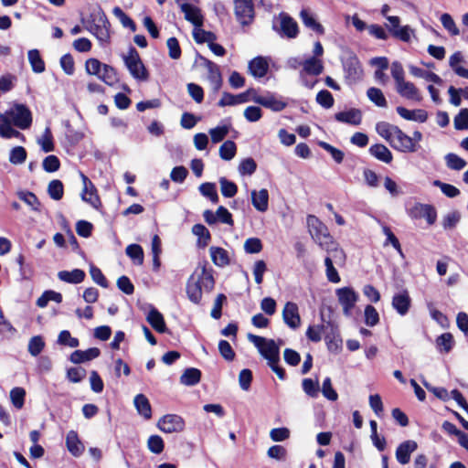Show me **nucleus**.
I'll return each mask as SVG.
<instances>
[{"instance_id": "obj_1", "label": "nucleus", "mask_w": 468, "mask_h": 468, "mask_svg": "<svg viewBox=\"0 0 468 468\" xmlns=\"http://www.w3.org/2000/svg\"><path fill=\"white\" fill-rule=\"evenodd\" d=\"M376 130L395 150L402 153L417 151L416 144H414L411 137L403 133L398 126L380 122L377 123Z\"/></svg>"}, {"instance_id": "obj_2", "label": "nucleus", "mask_w": 468, "mask_h": 468, "mask_svg": "<svg viewBox=\"0 0 468 468\" xmlns=\"http://www.w3.org/2000/svg\"><path fill=\"white\" fill-rule=\"evenodd\" d=\"M214 278L206 264L199 265L189 277L186 283V294L194 303H199L202 299V290L211 291L214 288Z\"/></svg>"}, {"instance_id": "obj_3", "label": "nucleus", "mask_w": 468, "mask_h": 468, "mask_svg": "<svg viewBox=\"0 0 468 468\" xmlns=\"http://www.w3.org/2000/svg\"><path fill=\"white\" fill-rule=\"evenodd\" d=\"M307 226L310 235L321 249L326 250L338 247V244L330 235L327 227L317 217L309 215L307 217Z\"/></svg>"}, {"instance_id": "obj_4", "label": "nucleus", "mask_w": 468, "mask_h": 468, "mask_svg": "<svg viewBox=\"0 0 468 468\" xmlns=\"http://www.w3.org/2000/svg\"><path fill=\"white\" fill-rule=\"evenodd\" d=\"M110 26L105 13L101 8L93 11L86 22V28L101 45H107L110 42Z\"/></svg>"}, {"instance_id": "obj_5", "label": "nucleus", "mask_w": 468, "mask_h": 468, "mask_svg": "<svg viewBox=\"0 0 468 468\" xmlns=\"http://www.w3.org/2000/svg\"><path fill=\"white\" fill-rule=\"evenodd\" d=\"M85 69L89 75H94L109 86H114L119 79L115 69L101 63L97 58H89L85 62Z\"/></svg>"}, {"instance_id": "obj_6", "label": "nucleus", "mask_w": 468, "mask_h": 468, "mask_svg": "<svg viewBox=\"0 0 468 468\" xmlns=\"http://www.w3.org/2000/svg\"><path fill=\"white\" fill-rule=\"evenodd\" d=\"M247 337L259 349L261 355L267 359L268 364L280 361V348L274 340L253 334H248Z\"/></svg>"}, {"instance_id": "obj_7", "label": "nucleus", "mask_w": 468, "mask_h": 468, "mask_svg": "<svg viewBox=\"0 0 468 468\" xmlns=\"http://www.w3.org/2000/svg\"><path fill=\"white\" fill-rule=\"evenodd\" d=\"M122 58L133 78L140 81H146L148 80V71L135 48L130 47L128 53L122 55Z\"/></svg>"}, {"instance_id": "obj_8", "label": "nucleus", "mask_w": 468, "mask_h": 468, "mask_svg": "<svg viewBox=\"0 0 468 468\" xmlns=\"http://www.w3.org/2000/svg\"><path fill=\"white\" fill-rule=\"evenodd\" d=\"M323 333L324 334V339L327 342L329 349L332 348L333 345L337 346L338 342H341L339 339H337L338 335L336 333V328L330 322L323 325L309 326L306 332V336L313 342H319L322 339Z\"/></svg>"}, {"instance_id": "obj_9", "label": "nucleus", "mask_w": 468, "mask_h": 468, "mask_svg": "<svg viewBox=\"0 0 468 468\" xmlns=\"http://www.w3.org/2000/svg\"><path fill=\"white\" fill-rule=\"evenodd\" d=\"M327 256L324 259L326 267V277L329 282L337 283L340 282V277L334 264L343 265L346 261V254L339 247L332 250H326Z\"/></svg>"}, {"instance_id": "obj_10", "label": "nucleus", "mask_w": 468, "mask_h": 468, "mask_svg": "<svg viewBox=\"0 0 468 468\" xmlns=\"http://www.w3.org/2000/svg\"><path fill=\"white\" fill-rule=\"evenodd\" d=\"M235 16L241 26L250 25L255 16L253 0H234Z\"/></svg>"}, {"instance_id": "obj_11", "label": "nucleus", "mask_w": 468, "mask_h": 468, "mask_svg": "<svg viewBox=\"0 0 468 468\" xmlns=\"http://www.w3.org/2000/svg\"><path fill=\"white\" fill-rule=\"evenodd\" d=\"M280 22V27L277 28L273 26V29L276 30L282 37L287 38H295L299 34V27L297 22L287 13L282 12L278 16Z\"/></svg>"}, {"instance_id": "obj_12", "label": "nucleus", "mask_w": 468, "mask_h": 468, "mask_svg": "<svg viewBox=\"0 0 468 468\" xmlns=\"http://www.w3.org/2000/svg\"><path fill=\"white\" fill-rule=\"evenodd\" d=\"M343 67L345 78L348 84H354L362 79L363 69L356 57L352 56L346 58Z\"/></svg>"}, {"instance_id": "obj_13", "label": "nucleus", "mask_w": 468, "mask_h": 468, "mask_svg": "<svg viewBox=\"0 0 468 468\" xmlns=\"http://www.w3.org/2000/svg\"><path fill=\"white\" fill-rule=\"evenodd\" d=\"M157 426L165 433L181 432L185 429V421L178 415L167 414L159 420Z\"/></svg>"}, {"instance_id": "obj_14", "label": "nucleus", "mask_w": 468, "mask_h": 468, "mask_svg": "<svg viewBox=\"0 0 468 468\" xmlns=\"http://www.w3.org/2000/svg\"><path fill=\"white\" fill-rule=\"evenodd\" d=\"M80 175L83 183L81 199L84 202L89 203L94 208H98L101 206V200L97 194L95 186L83 173H80Z\"/></svg>"}, {"instance_id": "obj_15", "label": "nucleus", "mask_w": 468, "mask_h": 468, "mask_svg": "<svg viewBox=\"0 0 468 468\" xmlns=\"http://www.w3.org/2000/svg\"><path fill=\"white\" fill-rule=\"evenodd\" d=\"M336 295L338 297L339 303L343 306L344 314L346 316H350L351 310L357 301V294L353 289L349 287H344L336 290Z\"/></svg>"}, {"instance_id": "obj_16", "label": "nucleus", "mask_w": 468, "mask_h": 468, "mask_svg": "<svg viewBox=\"0 0 468 468\" xmlns=\"http://www.w3.org/2000/svg\"><path fill=\"white\" fill-rule=\"evenodd\" d=\"M10 118L13 123L20 129H27L32 122L30 111L24 105H16L10 112Z\"/></svg>"}, {"instance_id": "obj_17", "label": "nucleus", "mask_w": 468, "mask_h": 468, "mask_svg": "<svg viewBox=\"0 0 468 468\" xmlns=\"http://www.w3.org/2000/svg\"><path fill=\"white\" fill-rule=\"evenodd\" d=\"M283 322L292 329L295 330L301 325V317L298 305L292 302H287L282 310Z\"/></svg>"}, {"instance_id": "obj_18", "label": "nucleus", "mask_w": 468, "mask_h": 468, "mask_svg": "<svg viewBox=\"0 0 468 468\" xmlns=\"http://www.w3.org/2000/svg\"><path fill=\"white\" fill-rule=\"evenodd\" d=\"M410 216L413 218H426L430 225L433 224L436 220V211L434 207L427 204H415L410 209Z\"/></svg>"}, {"instance_id": "obj_19", "label": "nucleus", "mask_w": 468, "mask_h": 468, "mask_svg": "<svg viewBox=\"0 0 468 468\" xmlns=\"http://www.w3.org/2000/svg\"><path fill=\"white\" fill-rule=\"evenodd\" d=\"M396 90L401 97L407 100L418 102L422 101V95L420 90L410 81L404 80L399 83V85L396 86Z\"/></svg>"}, {"instance_id": "obj_20", "label": "nucleus", "mask_w": 468, "mask_h": 468, "mask_svg": "<svg viewBox=\"0 0 468 468\" xmlns=\"http://www.w3.org/2000/svg\"><path fill=\"white\" fill-rule=\"evenodd\" d=\"M411 305V299L410 297L409 292L407 290H403L398 293H395L392 297V307L400 315H405L408 314Z\"/></svg>"}, {"instance_id": "obj_21", "label": "nucleus", "mask_w": 468, "mask_h": 468, "mask_svg": "<svg viewBox=\"0 0 468 468\" xmlns=\"http://www.w3.org/2000/svg\"><path fill=\"white\" fill-rule=\"evenodd\" d=\"M180 9L185 15L186 20L189 21L194 27H202L204 17L201 10L191 4L184 3L180 5Z\"/></svg>"}, {"instance_id": "obj_22", "label": "nucleus", "mask_w": 468, "mask_h": 468, "mask_svg": "<svg viewBox=\"0 0 468 468\" xmlns=\"http://www.w3.org/2000/svg\"><path fill=\"white\" fill-rule=\"evenodd\" d=\"M418 448V444L414 441H406L399 445L396 450V458L401 464L409 463L410 455Z\"/></svg>"}, {"instance_id": "obj_23", "label": "nucleus", "mask_w": 468, "mask_h": 468, "mask_svg": "<svg viewBox=\"0 0 468 468\" xmlns=\"http://www.w3.org/2000/svg\"><path fill=\"white\" fill-rule=\"evenodd\" d=\"M324 71V63L322 59L311 57L303 60V68L301 69L299 75H312L318 76Z\"/></svg>"}, {"instance_id": "obj_24", "label": "nucleus", "mask_w": 468, "mask_h": 468, "mask_svg": "<svg viewBox=\"0 0 468 468\" xmlns=\"http://www.w3.org/2000/svg\"><path fill=\"white\" fill-rule=\"evenodd\" d=\"M254 102L262 105L263 107L269 108L274 112H281L286 106L287 103L278 100L273 94L268 93L262 97H255Z\"/></svg>"}, {"instance_id": "obj_25", "label": "nucleus", "mask_w": 468, "mask_h": 468, "mask_svg": "<svg viewBox=\"0 0 468 468\" xmlns=\"http://www.w3.org/2000/svg\"><path fill=\"white\" fill-rule=\"evenodd\" d=\"M335 118L340 122L358 125L362 121V113L358 109H350L346 112H339L335 113Z\"/></svg>"}, {"instance_id": "obj_26", "label": "nucleus", "mask_w": 468, "mask_h": 468, "mask_svg": "<svg viewBox=\"0 0 468 468\" xmlns=\"http://www.w3.org/2000/svg\"><path fill=\"white\" fill-rule=\"evenodd\" d=\"M101 354V351L97 347H90L87 350H75L70 355V361L74 364H80L86 361L92 360L98 357Z\"/></svg>"}, {"instance_id": "obj_27", "label": "nucleus", "mask_w": 468, "mask_h": 468, "mask_svg": "<svg viewBox=\"0 0 468 468\" xmlns=\"http://www.w3.org/2000/svg\"><path fill=\"white\" fill-rule=\"evenodd\" d=\"M251 203L253 207L260 212H265L269 206V193L267 189L260 191H251Z\"/></svg>"}, {"instance_id": "obj_28", "label": "nucleus", "mask_w": 468, "mask_h": 468, "mask_svg": "<svg viewBox=\"0 0 468 468\" xmlns=\"http://www.w3.org/2000/svg\"><path fill=\"white\" fill-rule=\"evenodd\" d=\"M269 69L268 61L262 57H257L250 61V73L255 78H262Z\"/></svg>"}, {"instance_id": "obj_29", "label": "nucleus", "mask_w": 468, "mask_h": 468, "mask_svg": "<svg viewBox=\"0 0 468 468\" xmlns=\"http://www.w3.org/2000/svg\"><path fill=\"white\" fill-rule=\"evenodd\" d=\"M146 320L151 324V326L158 333H165L166 331V325L165 323L164 316L154 307H152L151 310L149 311Z\"/></svg>"}, {"instance_id": "obj_30", "label": "nucleus", "mask_w": 468, "mask_h": 468, "mask_svg": "<svg viewBox=\"0 0 468 468\" xmlns=\"http://www.w3.org/2000/svg\"><path fill=\"white\" fill-rule=\"evenodd\" d=\"M300 17L306 27L314 30V32L320 35L324 34V27L319 22L316 21L314 15L308 9H302V11L300 12Z\"/></svg>"}, {"instance_id": "obj_31", "label": "nucleus", "mask_w": 468, "mask_h": 468, "mask_svg": "<svg viewBox=\"0 0 468 468\" xmlns=\"http://www.w3.org/2000/svg\"><path fill=\"white\" fill-rule=\"evenodd\" d=\"M66 444L69 452L74 456H80L84 451V446L80 441L77 432L74 431L68 432L66 437Z\"/></svg>"}, {"instance_id": "obj_32", "label": "nucleus", "mask_w": 468, "mask_h": 468, "mask_svg": "<svg viewBox=\"0 0 468 468\" xmlns=\"http://www.w3.org/2000/svg\"><path fill=\"white\" fill-rule=\"evenodd\" d=\"M206 66L208 70V80L213 85L214 91H218L222 85V77L219 68L210 60H206Z\"/></svg>"}, {"instance_id": "obj_33", "label": "nucleus", "mask_w": 468, "mask_h": 468, "mask_svg": "<svg viewBox=\"0 0 468 468\" xmlns=\"http://www.w3.org/2000/svg\"><path fill=\"white\" fill-rule=\"evenodd\" d=\"M397 112L404 119L409 121L426 122L428 114L424 110L410 111L402 106L397 107Z\"/></svg>"}, {"instance_id": "obj_34", "label": "nucleus", "mask_w": 468, "mask_h": 468, "mask_svg": "<svg viewBox=\"0 0 468 468\" xmlns=\"http://www.w3.org/2000/svg\"><path fill=\"white\" fill-rule=\"evenodd\" d=\"M210 257L213 263L218 267H225L229 263V253L226 250L220 247H210Z\"/></svg>"}, {"instance_id": "obj_35", "label": "nucleus", "mask_w": 468, "mask_h": 468, "mask_svg": "<svg viewBox=\"0 0 468 468\" xmlns=\"http://www.w3.org/2000/svg\"><path fill=\"white\" fill-rule=\"evenodd\" d=\"M134 406L140 415L146 420L152 417V409L148 399L144 394H138L134 398Z\"/></svg>"}, {"instance_id": "obj_36", "label": "nucleus", "mask_w": 468, "mask_h": 468, "mask_svg": "<svg viewBox=\"0 0 468 468\" xmlns=\"http://www.w3.org/2000/svg\"><path fill=\"white\" fill-rule=\"evenodd\" d=\"M85 276V272L80 269H75L71 271H61L58 273L60 281L69 283H80L84 280Z\"/></svg>"}, {"instance_id": "obj_37", "label": "nucleus", "mask_w": 468, "mask_h": 468, "mask_svg": "<svg viewBox=\"0 0 468 468\" xmlns=\"http://www.w3.org/2000/svg\"><path fill=\"white\" fill-rule=\"evenodd\" d=\"M369 153L377 159L389 164L392 161V154L384 144H374L369 148Z\"/></svg>"}, {"instance_id": "obj_38", "label": "nucleus", "mask_w": 468, "mask_h": 468, "mask_svg": "<svg viewBox=\"0 0 468 468\" xmlns=\"http://www.w3.org/2000/svg\"><path fill=\"white\" fill-rule=\"evenodd\" d=\"M201 378V371L195 367L187 368L180 377V382L186 386L197 385Z\"/></svg>"}, {"instance_id": "obj_39", "label": "nucleus", "mask_w": 468, "mask_h": 468, "mask_svg": "<svg viewBox=\"0 0 468 468\" xmlns=\"http://www.w3.org/2000/svg\"><path fill=\"white\" fill-rule=\"evenodd\" d=\"M463 61L464 58L462 53L455 52L451 56L449 64L457 75L463 78H468V69L461 66V63Z\"/></svg>"}, {"instance_id": "obj_40", "label": "nucleus", "mask_w": 468, "mask_h": 468, "mask_svg": "<svg viewBox=\"0 0 468 468\" xmlns=\"http://www.w3.org/2000/svg\"><path fill=\"white\" fill-rule=\"evenodd\" d=\"M28 61L35 73H42L45 71V62L42 59L37 49H30L27 53Z\"/></svg>"}, {"instance_id": "obj_41", "label": "nucleus", "mask_w": 468, "mask_h": 468, "mask_svg": "<svg viewBox=\"0 0 468 468\" xmlns=\"http://www.w3.org/2000/svg\"><path fill=\"white\" fill-rule=\"evenodd\" d=\"M410 71L413 76L422 78L427 81L433 82L436 84L442 83V80L441 79V77H439L437 74L431 71H426L415 66L410 67Z\"/></svg>"}, {"instance_id": "obj_42", "label": "nucleus", "mask_w": 468, "mask_h": 468, "mask_svg": "<svg viewBox=\"0 0 468 468\" xmlns=\"http://www.w3.org/2000/svg\"><path fill=\"white\" fill-rule=\"evenodd\" d=\"M49 301H54L58 303L62 302V295L59 292H57L52 290L46 291L42 293V295L37 300V305L40 308H44L48 305Z\"/></svg>"}, {"instance_id": "obj_43", "label": "nucleus", "mask_w": 468, "mask_h": 468, "mask_svg": "<svg viewBox=\"0 0 468 468\" xmlns=\"http://www.w3.org/2000/svg\"><path fill=\"white\" fill-rule=\"evenodd\" d=\"M26 390L23 388L16 387L10 390V400L13 406L21 410L25 404Z\"/></svg>"}, {"instance_id": "obj_44", "label": "nucleus", "mask_w": 468, "mask_h": 468, "mask_svg": "<svg viewBox=\"0 0 468 468\" xmlns=\"http://www.w3.org/2000/svg\"><path fill=\"white\" fill-rule=\"evenodd\" d=\"M27 156V151L23 146H15L10 150L8 160L12 165H19L25 163Z\"/></svg>"}, {"instance_id": "obj_45", "label": "nucleus", "mask_w": 468, "mask_h": 468, "mask_svg": "<svg viewBox=\"0 0 468 468\" xmlns=\"http://www.w3.org/2000/svg\"><path fill=\"white\" fill-rule=\"evenodd\" d=\"M367 98L378 107L386 108L388 106L387 100L378 88L371 87L367 91Z\"/></svg>"}, {"instance_id": "obj_46", "label": "nucleus", "mask_w": 468, "mask_h": 468, "mask_svg": "<svg viewBox=\"0 0 468 468\" xmlns=\"http://www.w3.org/2000/svg\"><path fill=\"white\" fill-rule=\"evenodd\" d=\"M193 37L197 43H211L217 39L213 32L206 31L201 27H196L193 30Z\"/></svg>"}, {"instance_id": "obj_47", "label": "nucleus", "mask_w": 468, "mask_h": 468, "mask_svg": "<svg viewBox=\"0 0 468 468\" xmlns=\"http://www.w3.org/2000/svg\"><path fill=\"white\" fill-rule=\"evenodd\" d=\"M442 429L449 434H454V435L458 436L460 444L463 447H464L465 449H468L467 436L463 432H462L460 430H458L454 424L446 420L442 423Z\"/></svg>"}, {"instance_id": "obj_48", "label": "nucleus", "mask_w": 468, "mask_h": 468, "mask_svg": "<svg viewBox=\"0 0 468 468\" xmlns=\"http://www.w3.org/2000/svg\"><path fill=\"white\" fill-rule=\"evenodd\" d=\"M37 143L45 153L54 150L53 136L49 127H46L41 137L37 139Z\"/></svg>"}, {"instance_id": "obj_49", "label": "nucleus", "mask_w": 468, "mask_h": 468, "mask_svg": "<svg viewBox=\"0 0 468 468\" xmlns=\"http://www.w3.org/2000/svg\"><path fill=\"white\" fill-rule=\"evenodd\" d=\"M112 14L120 20L121 24L123 27H127L131 29V31L135 32L136 31V25L133 22V20L128 16L121 7L115 6L112 9Z\"/></svg>"}, {"instance_id": "obj_50", "label": "nucleus", "mask_w": 468, "mask_h": 468, "mask_svg": "<svg viewBox=\"0 0 468 468\" xmlns=\"http://www.w3.org/2000/svg\"><path fill=\"white\" fill-rule=\"evenodd\" d=\"M48 193L54 200H60L63 197L64 186L60 180L54 179L48 186Z\"/></svg>"}, {"instance_id": "obj_51", "label": "nucleus", "mask_w": 468, "mask_h": 468, "mask_svg": "<svg viewBox=\"0 0 468 468\" xmlns=\"http://www.w3.org/2000/svg\"><path fill=\"white\" fill-rule=\"evenodd\" d=\"M237 147L233 141L228 140L219 147V155L223 160L229 161L236 154Z\"/></svg>"}, {"instance_id": "obj_52", "label": "nucleus", "mask_w": 468, "mask_h": 468, "mask_svg": "<svg viewBox=\"0 0 468 468\" xmlns=\"http://www.w3.org/2000/svg\"><path fill=\"white\" fill-rule=\"evenodd\" d=\"M18 197L20 200L24 201L27 206H29L33 210L40 211V202L34 193L29 191L19 192Z\"/></svg>"}, {"instance_id": "obj_53", "label": "nucleus", "mask_w": 468, "mask_h": 468, "mask_svg": "<svg viewBox=\"0 0 468 468\" xmlns=\"http://www.w3.org/2000/svg\"><path fill=\"white\" fill-rule=\"evenodd\" d=\"M126 254L138 265L144 262V250L140 245L131 244L127 246Z\"/></svg>"}, {"instance_id": "obj_54", "label": "nucleus", "mask_w": 468, "mask_h": 468, "mask_svg": "<svg viewBox=\"0 0 468 468\" xmlns=\"http://www.w3.org/2000/svg\"><path fill=\"white\" fill-rule=\"evenodd\" d=\"M199 191L204 196L210 199L214 204L218 202V196L214 183H203L199 186Z\"/></svg>"}, {"instance_id": "obj_55", "label": "nucleus", "mask_w": 468, "mask_h": 468, "mask_svg": "<svg viewBox=\"0 0 468 468\" xmlns=\"http://www.w3.org/2000/svg\"><path fill=\"white\" fill-rule=\"evenodd\" d=\"M45 347V342L40 335H36L30 338L28 342V352L31 356H38Z\"/></svg>"}, {"instance_id": "obj_56", "label": "nucleus", "mask_w": 468, "mask_h": 468, "mask_svg": "<svg viewBox=\"0 0 468 468\" xmlns=\"http://www.w3.org/2000/svg\"><path fill=\"white\" fill-rule=\"evenodd\" d=\"M192 232L199 238V244L203 247L207 246L210 240V233L208 229L202 224H196L192 228Z\"/></svg>"}, {"instance_id": "obj_57", "label": "nucleus", "mask_w": 468, "mask_h": 468, "mask_svg": "<svg viewBox=\"0 0 468 468\" xmlns=\"http://www.w3.org/2000/svg\"><path fill=\"white\" fill-rule=\"evenodd\" d=\"M147 447L153 453L160 454L164 451L165 443L159 435H151L147 441Z\"/></svg>"}, {"instance_id": "obj_58", "label": "nucleus", "mask_w": 468, "mask_h": 468, "mask_svg": "<svg viewBox=\"0 0 468 468\" xmlns=\"http://www.w3.org/2000/svg\"><path fill=\"white\" fill-rule=\"evenodd\" d=\"M220 190L224 197H232L237 194L238 187L235 183L229 181L225 177L219 179Z\"/></svg>"}, {"instance_id": "obj_59", "label": "nucleus", "mask_w": 468, "mask_h": 468, "mask_svg": "<svg viewBox=\"0 0 468 468\" xmlns=\"http://www.w3.org/2000/svg\"><path fill=\"white\" fill-rule=\"evenodd\" d=\"M303 391L311 398H316L319 394L320 388L318 381L312 378H304L302 382Z\"/></svg>"}, {"instance_id": "obj_60", "label": "nucleus", "mask_w": 468, "mask_h": 468, "mask_svg": "<svg viewBox=\"0 0 468 468\" xmlns=\"http://www.w3.org/2000/svg\"><path fill=\"white\" fill-rule=\"evenodd\" d=\"M257 168V164L254 161V159L249 157L246 159H243L240 164L239 165L238 170L241 176H250L252 175Z\"/></svg>"}, {"instance_id": "obj_61", "label": "nucleus", "mask_w": 468, "mask_h": 468, "mask_svg": "<svg viewBox=\"0 0 468 468\" xmlns=\"http://www.w3.org/2000/svg\"><path fill=\"white\" fill-rule=\"evenodd\" d=\"M58 344L69 347H77L80 342L77 338L71 336L69 331L62 330L58 336Z\"/></svg>"}, {"instance_id": "obj_62", "label": "nucleus", "mask_w": 468, "mask_h": 468, "mask_svg": "<svg viewBox=\"0 0 468 468\" xmlns=\"http://www.w3.org/2000/svg\"><path fill=\"white\" fill-rule=\"evenodd\" d=\"M445 160L447 166L453 170H461L466 165V161L455 154H448Z\"/></svg>"}, {"instance_id": "obj_63", "label": "nucleus", "mask_w": 468, "mask_h": 468, "mask_svg": "<svg viewBox=\"0 0 468 468\" xmlns=\"http://www.w3.org/2000/svg\"><path fill=\"white\" fill-rule=\"evenodd\" d=\"M316 102L325 109H330L333 107L335 100L328 90H323L317 93Z\"/></svg>"}, {"instance_id": "obj_64", "label": "nucleus", "mask_w": 468, "mask_h": 468, "mask_svg": "<svg viewBox=\"0 0 468 468\" xmlns=\"http://www.w3.org/2000/svg\"><path fill=\"white\" fill-rule=\"evenodd\" d=\"M452 343H453V338H452V334H450V333H445V334L441 335L436 340L438 348L441 351H444V352H449L452 349Z\"/></svg>"}]
</instances>
